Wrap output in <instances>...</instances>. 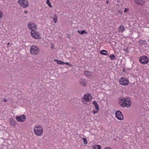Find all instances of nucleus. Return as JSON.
<instances>
[{"mask_svg":"<svg viewBox=\"0 0 149 149\" xmlns=\"http://www.w3.org/2000/svg\"><path fill=\"white\" fill-rule=\"evenodd\" d=\"M120 104L122 107H130L131 104L130 100L128 97L125 98L124 97H121L120 99Z\"/></svg>","mask_w":149,"mask_h":149,"instance_id":"obj_1","label":"nucleus"},{"mask_svg":"<svg viewBox=\"0 0 149 149\" xmlns=\"http://www.w3.org/2000/svg\"><path fill=\"white\" fill-rule=\"evenodd\" d=\"M33 131L36 136H40L43 133V128L41 125H38L34 127Z\"/></svg>","mask_w":149,"mask_h":149,"instance_id":"obj_2","label":"nucleus"},{"mask_svg":"<svg viewBox=\"0 0 149 149\" xmlns=\"http://www.w3.org/2000/svg\"><path fill=\"white\" fill-rule=\"evenodd\" d=\"M18 4L23 8H26L29 6V3L27 0H18Z\"/></svg>","mask_w":149,"mask_h":149,"instance_id":"obj_3","label":"nucleus"},{"mask_svg":"<svg viewBox=\"0 0 149 149\" xmlns=\"http://www.w3.org/2000/svg\"><path fill=\"white\" fill-rule=\"evenodd\" d=\"M92 97L91 95L87 93L85 95L82 99V101L84 103L86 102H89L92 100Z\"/></svg>","mask_w":149,"mask_h":149,"instance_id":"obj_4","label":"nucleus"},{"mask_svg":"<svg viewBox=\"0 0 149 149\" xmlns=\"http://www.w3.org/2000/svg\"><path fill=\"white\" fill-rule=\"evenodd\" d=\"M119 81L120 84L123 86H127L129 83L128 79L124 77L120 78L119 80Z\"/></svg>","mask_w":149,"mask_h":149,"instance_id":"obj_5","label":"nucleus"},{"mask_svg":"<svg viewBox=\"0 0 149 149\" xmlns=\"http://www.w3.org/2000/svg\"><path fill=\"white\" fill-rule=\"evenodd\" d=\"M30 52L33 55L37 54L39 52L38 48L36 46H31V47Z\"/></svg>","mask_w":149,"mask_h":149,"instance_id":"obj_6","label":"nucleus"},{"mask_svg":"<svg viewBox=\"0 0 149 149\" xmlns=\"http://www.w3.org/2000/svg\"><path fill=\"white\" fill-rule=\"evenodd\" d=\"M139 61L141 63L143 64H146L148 62V59L146 56H141L139 58Z\"/></svg>","mask_w":149,"mask_h":149,"instance_id":"obj_7","label":"nucleus"},{"mask_svg":"<svg viewBox=\"0 0 149 149\" xmlns=\"http://www.w3.org/2000/svg\"><path fill=\"white\" fill-rule=\"evenodd\" d=\"M27 26L28 29L30 30H31V31H35L37 27L36 25L32 22H30L28 23Z\"/></svg>","mask_w":149,"mask_h":149,"instance_id":"obj_8","label":"nucleus"},{"mask_svg":"<svg viewBox=\"0 0 149 149\" xmlns=\"http://www.w3.org/2000/svg\"><path fill=\"white\" fill-rule=\"evenodd\" d=\"M16 120L18 122H24L26 119V117L24 115H17L16 116Z\"/></svg>","mask_w":149,"mask_h":149,"instance_id":"obj_9","label":"nucleus"},{"mask_svg":"<svg viewBox=\"0 0 149 149\" xmlns=\"http://www.w3.org/2000/svg\"><path fill=\"white\" fill-rule=\"evenodd\" d=\"M32 36L36 39H39L41 38L39 33L35 31H31V32Z\"/></svg>","mask_w":149,"mask_h":149,"instance_id":"obj_10","label":"nucleus"},{"mask_svg":"<svg viewBox=\"0 0 149 149\" xmlns=\"http://www.w3.org/2000/svg\"><path fill=\"white\" fill-rule=\"evenodd\" d=\"M115 115L116 118L120 120H122L123 119V116L121 112L119 111H117L116 112Z\"/></svg>","mask_w":149,"mask_h":149,"instance_id":"obj_11","label":"nucleus"},{"mask_svg":"<svg viewBox=\"0 0 149 149\" xmlns=\"http://www.w3.org/2000/svg\"><path fill=\"white\" fill-rule=\"evenodd\" d=\"M79 83L81 86H86L87 84V82L85 79H81L79 81Z\"/></svg>","mask_w":149,"mask_h":149,"instance_id":"obj_12","label":"nucleus"},{"mask_svg":"<svg viewBox=\"0 0 149 149\" xmlns=\"http://www.w3.org/2000/svg\"><path fill=\"white\" fill-rule=\"evenodd\" d=\"M9 122L10 125L13 126H15L16 125V122L12 118L9 119Z\"/></svg>","mask_w":149,"mask_h":149,"instance_id":"obj_13","label":"nucleus"},{"mask_svg":"<svg viewBox=\"0 0 149 149\" xmlns=\"http://www.w3.org/2000/svg\"><path fill=\"white\" fill-rule=\"evenodd\" d=\"M134 1L136 3L140 5L144 4L145 1L143 0H134Z\"/></svg>","mask_w":149,"mask_h":149,"instance_id":"obj_14","label":"nucleus"},{"mask_svg":"<svg viewBox=\"0 0 149 149\" xmlns=\"http://www.w3.org/2000/svg\"><path fill=\"white\" fill-rule=\"evenodd\" d=\"M84 74L88 77L90 78L91 77L92 75V73L91 72L86 71L84 72Z\"/></svg>","mask_w":149,"mask_h":149,"instance_id":"obj_15","label":"nucleus"},{"mask_svg":"<svg viewBox=\"0 0 149 149\" xmlns=\"http://www.w3.org/2000/svg\"><path fill=\"white\" fill-rule=\"evenodd\" d=\"M125 30V28L123 26H120L118 28V31L119 33H122Z\"/></svg>","mask_w":149,"mask_h":149,"instance_id":"obj_16","label":"nucleus"},{"mask_svg":"<svg viewBox=\"0 0 149 149\" xmlns=\"http://www.w3.org/2000/svg\"><path fill=\"white\" fill-rule=\"evenodd\" d=\"M93 104L94 105L95 109L96 110H99V108L98 105V104L96 102V101H94L93 102Z\"/></svg>","mask_w":149,"mask_h":149,"instance_id":"obj_17","label":"nucleus"},{"mask_svg":"<svg viewBox=\"0 0 149 149\" xmlns=\"http://www.w3.org/2000/svg\"><path fill=\"white\" fill-rule=\"evenodd\" d=\"M100 54L103 55H106L108 54V52L106 50H102L100 51Z\"/></svg>","mask_w":149,"mask_h":149,"instance_id":"obj_18","label":"nucleus"},{"mask_svg":"<svg viewBox=\"0 0 149 149\" xmlns=\"http://www.w3.org/2000/svg\"><path fill=\"white\" fill-rule=\"evenodd\" d=\"M54 61L56 62L57 64L60 65H63L65 64V62L61 61L59 60H58L55 59Z\"/></svg>","mask_w":149,"mask_h":149,"instance_id":"obj_19","label":"nucleus"},{"mask_svg":"<svg viewBox=\"0 0 149 149\" xmlns=\"http://www.w3.org/2000/svg\"><path fill=\"white\" fill-rule=\"evenodd\" d=\"M92 149H101V147L100 145H95L92 147Z\"/></svg>","mask_w":149,"mask_h":149,"instance_id":"obj_20","label":"nucleus"},{"mask_svg":"<svg viewBox=\"0 0 149 149\" xmlns=\"http://www.w3.org/2000/svg\"><path fill=\"white\" fill-rule=\"evenodd\" d=\"M77 32L79 33L80 34H82L84 33H87V32L84 30H83L82 31H80L79 30Z\"/></svg>","mask_w":149,"mask_h":149,"instance_id":"obj_21","label":"nucleus"},{"mask_svg":"<svg viewBox=\"0 0 149 149\" xmlns=\"http://www.w3.org/2000/svg\"><path fill=\"white\" fill-rule=\"evenodd\" d=\"M57 17L56 15H54L53 17V19L55 23H56L57 21Z\"/></svg>","mask_w":149,"mask_h":149,"instance_id":"obj_22","label":"nucleus"},{"mask_svg":"<svg viewBox=\"0 0 149 149\" xmlns=\"http://www.w3.org/2000/svg\"><path fill=\"white\" fill-rule=\"evenodd\" d=\"M109 57L111 60H114L115 59V56L113 54L110 55Z\"/></svg>","mask_w":149,"mask_h":149,"instance_id":"obj_23","label":"nucleus"},{"mask_svg":"<svg viewBox=\"0 0 149 149\" xmlns=\"http://www.w3.org/2000/svg\"><path fill=\"white\" fill-rule=\"evenodd\" d=\"M50 0H47L46 3L47 5L50 8H52V6L50 2Z\"/></svg>","mask_w":149,"mask_h":149,"instance_id":"obj_24","label":"nucleus"},{"mask_svg":"<svg viewBox=\"0 0 149 149\" xmlns=\"http://www.w3.org/2000/svg\"><path fill=\"white\" fill-rule=\"evenodd\" d=\"M83 140V142H84V144H87L88 142L87 139L84 138H83L82 139Z\"/></svg>","mask_w":149,"mask_h":149,"instance_id":"obj_25","label":"nucleus"},{"mask_svg":"<svg viewBox=\"0 0 149 149\" xmlns=\"http://www.w3.org/2000/svg\"><path fill=\"white\" fill-rule=\"evenodd\" d=\"M3 14L0 11V19L3 16Z\"/></svg>","mask_w":149,"mask_h":149,"instance_id":"obj_26","label":"nucleus"},{"mask_svg":"<svg viewBox=\"0 0 149 149\" xmlns=\"http://www.w3.org/2000/svg\"><path fill=\"white\" fill-rule=\"evenodd\" d=\"M98 111H99V110H93V112L94 114H95L97 113Z\"/></svg>","mask_w":149,"mask_h":149,"instance_id":"obj_27","label":"nucleus"},{"mask_svg":"<svg viewBox=\"0 0 149 149\" xmlns=\"http://www.w3.org/2000/svg\"><path fill=\"white\" fill-rule=\"evenodd\" d=\"M129 10L127 8H125L124 10V12H127Z\"/></svg>","mask_w":149,"mask_h":149,"instance_id":"obj_28","label":"nucleus"},{"mask_svg":"<svg viewBox=\"0 0 149 149\" xmlns=\"http://www.w3.org/2000/svg\"><path fill=\"white\" fill-rule=\"evenodd\" d=\"M65 64H66L68 66H70L71 65L70 63H69L68 62H65Z\"/></svg>","mask_w":149,"mask_h":149,"instance_id":"obj_29","label":"nucleus"},{"mask_svg":"<svg viewBox=\"0 0 149 149\" xmlns=\"http://www.w3.org/2000/svg\"><path fill=\"white\" fill-rule=\"evenodd\" d=\"M7 101V100L6 99L4 98L3 99V101L4 102H6Z\"/></svg>","mask_w":149,"mask_h":149,"instance_id":"obj_30","label":"nucleus"},{"mask_svg":"<svg viewBox=\"0 0 149 149\" xmlns=\"http://www.w3.org/2000/svg\"><path fill=\"white\" fill-rule=\"evenodd\" d=\"M24 13L25 14H27V13H28V11H26V10H25L24 11Z\"/></svg>","mask_w":149,"mask_h":149,"instance_id":"obj_31","label":"nucleus"},{"mask_svg":"<svg viewBox=\"0 0 149 149\" xmlns=\"http://www.w3.org/2000/svg\"><path fill=\"white\" fill-rule=\"evenodd\" d=\"M106 3H109V2L108 1H107V2H106Z\"/></svg>","mask_w":149,"mask_h":149,"instance_id":"obj_32","label":"nucleus"},{"mask_svg":"<svg viewBox=\"0 0 149 149\" xmlns=\"http://www.w3.org/2000/svg\"><path fill=\"white\" fill-rule=\"evenodd\" d=\"M10 45V43H8V44H7V45Z\"/></svg>","mask_w":149,"mask_h":149,"instance_id":"obj_33","label":"nucleus"}]
</instances>
